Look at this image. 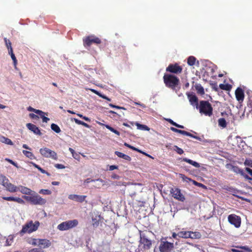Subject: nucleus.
<instances>
[{
  "label": "nucleus",
  "instance_id": "obj_29",
  "mask_svg": "<svg viewBox=\"0 0 252 252\" xmlns=\"http://www.w3.org/2000/svg\"><path fill=\"white\" fill-rule=\"evenodd\" d=\"M8 54L10 55L11 58L13 61V63H14L15 68H16L17 61L16 60V57L15 56V55L14 54V53L13 52V50H11L10 51H9V52H8Z\"/></svg>",
  "mask_w": 252,
  "mask_h": 252
},
{
  "label": "nucleus",
  "instance_id": "obj_57",
  "mask_svg": "<svg viewBox=\"0 0 252 252\" xmlns=\"http://www.w3.org/2000/svg\"><path fill=\"white\" fill-rule=\"evenodd\" d=\"M99 97H100L101 98H103L104 99H105L107 100L108 101H110L111 100V99L109 98H108L106 96H105V95H103V94H101L99 95Z\"/></svg>",
  "mask_w": 252,
  "mask_h": 252
},
{
  "label": "nucleus",
  "instance_id": "obj_22",
  "mask_svg": "<svg viewBox=\"0 0 252 252\" xmlns=\"http://www.w3.org/2000/svg\"><path fill=\"white\" fill-rule=\"evenodd\" d=\"M0 142L7 145H13V143L12 142V141L8 138H6L2 135H0Z\"/></svg>",
  "mask_w": 252,
  "mask_h": 252
},
{
  "label": "nucleus",
  "instance_id": "obj_59",
  "mask_svg": "<svg viewBox=\"0 0 252 252\" xmlns=\"http://www.w3.org/2000/svg\"><path fill=\"white\" fill-rule=\"evenodd\" d=\"M109 106L111 107H113V108H118V109H124L123 107H120V106H116V105H114L112 104H109Z\"/></svg>",
  "mask_w": 252,
  "mask_h": 252
},
{
  "label": "nucleus",
  "instance_id": "obj_63",
  "mask_svg": "<svg viewBox=\"0 0 252 252\" xmlns=\"http://www.w3.org/2000/svg\"><path fill=\"white\" fill-rule=\"evenodd\" d=\"M31 164H32L34 167H35V168L38 169L39 170V169L41 168V167L39 165H37L35 163L31 162Z\"/></svg>",
  "mask_w": 252,
  "mask_h": 252
},
{
  "label": "nucleus",
  "instance_id": "obj_9",
  "mask_svg": "<svg viewBox=\"0 0 252 252\" xmlns=\"http://www.w3.org/2000/svg\"><path fill=\"white\" fill-rule=\"evenodd\" d=\"M173 243L161 241L159 249L160 252H169L173 249Z\"/></svg>",
  "mask_w": 252,
  "mask_h": 252
},
{
  "label": "nucleus",
  "instance_id": "obj_14",
  "mask_svg": "<svg viewBox=\"0 0 252 252\" xmlns=\"http://www.w3.org/2000/svg\"><path fill=\"white\" fill-rule=\"evenodd\" d=\"M166 70L174 73H178L182 72V68L177 64H170L166 68Z\"/></svg>",
  "mask_w": 252,
  "mask_h": 252
},
{
  "label": "nucleus",
  "instance_id": "obj_38",
  "mask_svg": "<svg viewBox=\"0 0 252 252\" xmlns=\"http://www.w3.org/2000/svg\"><path fill=\"white\" fill-rule=\"evenodd\" d=\"M105 126L108 129H109V130H110L111 131H112V132L115 133L116 134H117V135H120V133L119 131H118V130L115 129L114 128H113L112 127L110 126L109 125H105Z\"/></svg>",
  "mask_w": 252,
  "mask_h": 252
},
{
  "label": "nucleus",
  "instance_id": "obj_8",
  "mask_svg": "<svg viewBox=\"0 0 252 252\" xmlns=\"http://www.w3.org/2000/svg\"><path fill=\"white\" fill-rule=\"evenodd\" d=\"M39 152L44 158H51L54 160L58 159L57 153L48 148L43 147L41 148L39 150Z\"/></svg>",
  "mask_w": 252,
  "mask_h": 252
},
{
  "label": "nucleus",
  "instance_id": "obj_31",
  "mask_svg": "<svg viewBox=\"0 0 252 252\" xmlns=\"http://www.w3.org/2000/svg\"><path fill=\"white\" fill-rule=\"evenodd\" d=\"M51 129L56 132V133H60L61 132V129L59 126L55 124H52L51 126Z\"/></svg>",
  "mask_w": 252,
  "mask_h": 252
},
{
  "label": "nucleus",
  "instance_id": "obj_56",
  "mask_svg": "<svg viewBox=\"0 0 252 252\" xmlns=\"http://www.w3.org/2000/svg\"><path fill=\"white\" fill-rule=\"evenodd\" d=\"M90 90L93 93H94L95 94H97V95H98L99 96V95L101 94V93H100L99 92H98V91L94 90V89H90Z\"/></svg>",
  "mask_w": 252,
  "mask_h": 252
},
{
  "label": "nucleus",
  "instance_id": "obj_17",
  "mask_svg": "<svg viewBox=\"0 0 252 252\" xmlns=\"http://www.w3.org/2000/svg\"><path fill=\"white\" fill-rule=\"evenodd\" d=\"M226 167L229 170L233 171L234 172L244 175V172L242 169L239 168L238 166H234L231 164H227Z\"/></svg>",
  "mask_w": 252,
  "mask_h": 252
},
{
  "label": "nucleus",
  "instance_id": "obj_40",
  "mask_svg": "<svg viewBox=\"0 0 252 252\" xmlns=\"http://www.w3.org/2000/svg\"><path fill=\"white\" fill-rule=\"evenodd\" d=\"M39 239L32 238L29 241V243L33 246H37Z\"/></svg>",
  "mask_w": 252,
  "mask_h": 252
},
{
  "label": "nucleus",
  "instance_id": "obj_62",
  "mask_svg": "<svg viewBox=\"0 0 252 252\" xmlns=\"http://www.w3.org/2000/svg\"><path fill=\"white\" fill-rule=\"evenodd\" d=\"M246 170L252 176V169H250V168L246 167Z\"/></svg>",
  "mask_w": 252,
  "mask_h": 252
},
{
  "label": "nucleus",
  "instance_id": "obj_19",
  "mask_svg": "<svg viewBox=\"0 0 252 252\" xmlns=\"http://www.w3.org/2000/svg\"><path fill=\"white\" fill-rule=\"evenodd\" d=\"M235 95L237 100L243 101L244 98V92L242 89L238 88L235 91Z\"/></svg>",
  "mask_w": 252,
  "mask_h": 252
},
{
  "label": "nucleus",
  "instance_id": "obj_34",
  "mask_svg": "<svg viewBox=\"0 0 252 252\" xmlns=\"http://www.w3.org/2000/svg\"><path fill=\"white\" fill-rule=\"evenodd\" d=\"M73 120L75 122V123L77 124L82 125V126H83L86 127H88V128L89 127V126L87 124L85 123V122H84L83 121L79 120L76 118H74Z\"/></svg>",
  "mask_w": 252,
  "mask_h": 252
},
{
  "label": "nucleus",
  "instance_id": "obj_60",
  "mask_svg": "<svg viewBox=\"0 0 252 252\" xmlns=\"http://www.w3.org/2000/svg\"><path fill=\"white\" fill-rule=\"evenodd\" d=\"M39 171L43 174H47V175L49 176L50 174L49 173H48L47 172H46L45 170L43 169L42 168H40L39 169Z\"/></svg>",
  "mask_w": 252,
  "mask_h": 252
},
{
  "label": "nucleus",
  "instance_id": "obj_61",
  "mask_svg": "<svg viewBox=\"0 0 252 252\" xmlns=\"http://www.w3.org/2000/svg\"><path fill=\"white\" fill-rule=\"evenodd\" d=\"M167 121L170 123L171 125L175 126V125L176 124V123L174 122L173 121H172L171 119H167Z\"/></svg>",
  "mask_w": 252,
  "mask_h": 252
},
{
  "label": "nucleus",
  "instance_id": "obj_33",
  "mask_svg": "<svg viewBox=\"0 0 252 252\" xmlns=\"http://www.w3.org/2000/svg\"><path fill=\"white\" fill-rule=\"evenodd\" d=\"M23 154L26 156L27 158H30V159H32L34 158V156L32 153L31 152L23 150Z\"/></svg>",
  "mask_w": 252,
  "mask_h": 252
},
{
  "label": "nucleus",
  "instance_id": "obj_23",
  "mask_svg": "<svg viewBox=\"0 0 252 252\" xmlns=\"http://www.w3.org/2000/svg\"><path fill=\"white\" fill-rule=\"evenodd\" d=\"M182 160H183V161H185V162L193 165V166H194L195 167L199 168L200 166V164L198 162L193 161V160H192L190 159H189L188 158H183Z\"/></svg>",
  "mask_w": 252,
  "mask_h": 252
},
{
  "label": "nucleus",
  "instance_id": "obj_51",
  "mask_svg": "<svg viewBox=\"0 0 252 252\" xmlns=\"http://www.w3.org/2000/svg\"><path fill=\"white\" fill-rule=\"evenodd\" d=\"M55 167L58 169H64L65 166L61 164L57 163L55 164Z\"/></svg>",
  "mask_w": 252,
  "mask_h": 252
},
{
  "label": "nucleus",
  "instance_id": "obj_1",
  "mask_svg": "<svg viewBox=\"0 0 252 252\" xmlns=\"http://www.w3.org/2000/svg\"><path fill=\"white\" fill-rule=\"evenodd\" d=\"M23 198L33 205H42L46 203V200L43 198L34 191L30 196H24Z\"/></svg>",
  "mask_w": 252,
  "mask_h": 252
},
{
  "label": "nucleus",
  "instance_id": "obj_12",
  "mask_svg": "<svg viewBox=\"0 0 252 252\" xmlns=\"http://www.w3.org/2000/svg\"><path fill=\"white\" fill-rule=\"evenodd\" d=\"M93 43L99 44L101 43V40L98 37L93 35L89 36L84 40V43L88 46H90Z\"/></svg>",
  "mask_w": 252,
  "mask_h": 252
},
{
  "label": "nucleus",
  "instance_id": "obj_41",
  "mask_svg": "<svg viewBox=\"0 0 252 252\" xmlns=\"http://www.w3.org/2000/svg\"><path fill=\"white\" fill-rule=\"evenodd\" d=\"M124 145L125 146H126V147H128V148H130V149H132V150H133L134 151H137V152H139L140 153H143L144 154V153L142 152L141 150L138 149L134 147L133 146H132L129 145L128 144H127L126 143H124Z\"/></svg>",
  "mask_w": 252,
  "mask_h": 252
},
{
  "label": "nucleus",
  "instance_id": "obj_53",
  "mask_svg": "<svg viewBox=\"0 0 252 252\" xmlns=\"http://www.w3.org/2000/svg\"><path fill=\"white\" fill-rule=\"evenodd\" d=\"M72 157L76 159L79 160L80 159V156L76 152L72 155Z\"/></svg>",
  "mask_w": 252,
  "mask_h": 252
},
{
  "label": "nucleus",
  "instance_id": "obj_55",
  "mask_svg": "<svg viewBox=\"0 0 252 252\" xmlns=\"http://www.w3.org/2000/svg\"><path fill=\"white\" fill-rule=\"evenodd\" d=\"M30 117L31 118H32V119H38L39 117L37 115L34 114H30Z\"/></svg>",
  "mask_w": 252,
  "mask_h": 252
},
{
  "label": "nucleus",
  "instance_id": "obj_46",
  "mask_svg": "<svg viewBox=\"0 0 252 252\" xmlns=\"http://www.w3.org/2000/svg\"><path fill=\"white\" fill-rule=\"evenodd\" d=\"M192 183L193 185L197 186V187H201L203 189H206V187L205 185H204L203 184H201V183H198L196 181H194V180H193L192 181Z\"/></svg>",
  "mask_w": 252,
  "mask_h": 252
},
{
  "label": "nucleus",
  "instance_id": "obj_58",
  "mask_svg": "<svg viewBox=\"0 0 252 252\" xmlns=\"http://www.w3.org/2000/svg\"><path fill=\"white\" fill-rule=\"evenodd\" d=\"M117 168H118V166H116V165H110L109 166V170L110 171H112V170L117 169Z\"/></svg>",
  "mask_w": 252,
  "mask_h": 252
},
{
  "label": "nucleus",
  "instance_id": "obj_47",
  "mask_svg": "<svg viewBox=\"0 0 252 252\" xmlns=\"http://www.w3.org/2000/svg\"><path fill=\"white\" fill-rule=\"evenodd\" d=\"M28 252H44L43 250H41V248H33L30 250Z\"/></svg>",
  "mask_w": 252,
  "mask_h": 252
},
{
  "label": "nucleus",
  "instance_id": "obj_43",
  "mask_svg": "<svg viewBox=\"0 0 252 252\" xmlns=\"http://www.w3.org/2000/svg\"><path fill=\"white\" fill-rule=\"evenodd\" d=\"M39 193L43 194L50 195L52 192L49 189H41L39 190Z\"/></svg>",
  "mask_w": 252,
  "mask_h": 252
},
{
  "label": "nucleus",
  "instance_id": "obj_10",
  "mask_svg": "<svg viewBox=\"0 0 252 252\" xmlns=\"http://www.w3.org/2000/svg\"><path fill=\"white\" fill-rule=\"evenodd\" d=\"M228 221L234 225L236 227L238 228L241 225V218L234 214H231L228 217Z\"/></svg>",
  "mask_w": 252,
  "mask_h": 252
},
{
  "label": "nucleus",
  "instance_id": "obj_16",
  "mask_svg": "<svg viewBox=\"0 0 252 252\" xmlns=\"http://www.w3.org/2000/svg\"><path fill=\"white\" fill-rule=\"evenodd\" d=\"M17 191H20L22 193L26 195H29L30 196L32 194L34 191H32L30 189L24 187L22 186H19L17 187Z\"/></svg>",
  "mask_w": 252,
  "mask_h": 252
},
{
  "label": "nucleus",
  "instance_id": "obj_27",
  "mask_svg": "<svg viewBox=\"0 0 252 252\" xmlns=\"http://www.w3.org/2000/svg\"><path fill=\"white\" fill-rule=\"evenodd\" d=\"M136 126H137V129L142 130H149L150 128L146 125H141L138 123H135Z\"/></svg>",
  "mask_w": 252,
  "mask_h": 252
},
{
  "label": "nucleus",
  "instance_id": "obj_37",
  "mask_svg": "<svg viewBox=\"0 0 252 252\" xmlns=\"http://www.w3.org/2000/svg\"><path fill=\"white\" fill-rule=\"evenodd\" d=\"M100 216H96L95 218L92 217V222L94 226H97L98 225Z\"/></svg>",
  "mask_w": 252,
  "mask_h": 252
},
{
  "label": "nucleus",
  "instance_id": "obj_13",
  "mask_svg": "<svg viewBox=\"0 0 252 252\" xmlns=\"http://www.w3.org/2000/svg\"><path fill=\"white\" fill-rule=\"evenodd\" d=\"M38 241V248H41V250H43L44 249L48 248L51 245V242L48 239H39Z\"/></svg>",
  "mask_w": 252,
  "mask_h": 252
},
{
  "label": "nucleus",
  "instance_id": "obj_42",
  "mask_svg": "<svg viewBox=\"0 0 252 252\" xmlns=\"http://www.w3.org/2000/svg\"><path fill=\"white\" fill-rule=\"evenodd\" d=\"M13 240L12 236H9L6 241V245L7 246H11Z\"/></svg>",
  "mask_w": 252,
  "mask_h": 252
},
{
  "label": "nucleus",
  "instance_id": "obj_6",
  "mask_svg": "<svg viewBox=\"0 0 252 252\" xmlns=\"http://www.w3.org/2000/svg\"><path fill=\"white\" fill-rule=\"evenodd\" d=\"M152 241L144 233L140 234L139 248L141 250H147L151 248Z\"/></svg>",
  "mask_w": 252,
  "mask_h": 252
},
{
  "label": "nucleus",
  "instance_id": "obj_18",
  "mask_svg": "<svg viewBox=\"0 0 252 252\" xmlns=\"http://www.w3.org/2000/svg\"><path fill=\"white\" fill-rule=\"evenodd\" d=\"M28 128L32 131L34 134L40 135L41 134L39 128L34 125L28 123L26 125Z\"/></svg>",
  "mask_w": 252,
  "mask_h": 252
},
{
  "label": "nucleus",
  "instance_id": "obj_45",
  "mask_svg": "<svg viewBox=\"0 0 252 252\" xmlns=\"http://www.w3.org/2000/svg\"><path fill=\"white\" fill-rule=\"evenodd\" d=\"M237 248H240L248 252H252V250L248 246H236Z\"/></svg>",
  "mask_w": 252,
  "mask_h": 252
},
{
  "label": "nucleus",
  "instance_id": "obj_21",
  "mask_svg": "<svg viewBox=\"0 0 252 252\" xmlns=\"http://www.w3.org/2000/svg\"><path fill=\"white\" fill-rule=\"evenodd\" d=\"M37 114H38L42 119L43 122L47 123L49 121V119L45 116V115H47V114L39 110L36 111Z\"/></svg>",
  "mask_w": 252,
  "mask_h": 252
},
{
  "label": "nucleus",
  "instance_id": "obj_48",
  "mask_svg": "<svg viewBox=\"0 0 252 252\" xmlns=\"http://www.w3.org/2000/svg\"><path fill=\"white\" fill-rule=\"evenodd\" d=\"M244 164L246 166L252 167V160L251 159H246L244 162Z\"/></svg>",
  "mask_w": 252,
  "mask_h": 252
},
{
  "label": "nucleus",
  "instance_id": "obj_20",
  "mask_svg": "<svg viewBox=\"0 0 252 252\" xmlns=\"http://www.w3.org/2000/svg\"><path fill=\"white\" fill-rule=\"evenodd\" d=\"M98 182L100 183V184H98L96 185V186L98 187H99L101 185H104V181L101 179H98L97 180H93L91 179L90 178H87L86 180H85L84 183L86 184L90 183L91 182Z\"/></svg>",
  "mask_w": 252,
  "mask_h": 252
},
{
  "label": "nucleus",
  "instance_id": "obj_50",
  "mask_svg": "<svg viewBox=\"0 0 252 252\" xmlns=\"http://www.w3.org/2000/svg\"><path fill=\"white\" fill-rule=\"evenodd\" d=\"M15 197H2V199L7 200V201H15Z\"/></svg>",
  "mask_w": 252,
  "mask_h": 252
},
{
  "label": "nucleus",
  "instance_id": "obj_52",
  "mask_svg": "<svg viewBox=\"0 0 252 252\" xmlns=\"http://www.w3.org/2000/svg\"><path fill=\"white\" fill-rule=\"evenodd\" d=\"M28 109V110L29 111L33 112H34V113H36V114H37V112H36V111H38V110H37V109H34V108H32V107H31V106H29V107L28 108V109Z\"/></svg>",
  "mask_w": 252,
  "mask_h": 252
},
{
  "label": "nucleus",
  "instance_id": "obj_54",
  "mask_svg": "<svg viewBox=\"0 0 252 252\" xmlns=\"http://www.w3.org/2000/svg\"><path fill=\"white\" fill-rule=\"evenodd\" d=\"M182 134L184 135L188 136L189 137L192 136V134H191L190 133H189V132L185 131V130L183 131Z\"/></svg>",
  "mask_w": 252,
  "mask_h": 252
},
{
  "label": "nucleus",
  "instance_id": "obj_32",
  "mask_svg": "<svg viewBox=\"0 0 252 252\" xmlns=\"http://www.w3.org/2000/svg\"><path fill=\"white\" fill-rule=\"evenodd\" d=\"M5 41V45L8 49V52L11 50H13L11 46V43L9 40L7 39L6 38H4V39Z\"/></svg>",
  "mask_w": 252,
  "mask_h": 252
},
{
  "label": "nucleus",
  "instance_id": "obj_28",
  "mask_svg": "<svg viewBox=\"0 0 252 252\" xmlns=\"http://www.w3.org/2000/svg\"><path fill=\"white\" fill-rule=\"evenodd\" d=\"M200 234L199 232H193L191 231H189V238L191 239H198L200 237Z\"/></svg>",
  "mask_w": 252,
  "mask_h": 252
},
{
  "label": "nucleus",
  "instance_id": "obj_30",
  "mask_svg": "<svg viewBox=\"0 0 252 252\" xmlns=\"http://www.w3.org/2000/svg\"><path fill=\"white\" fill-rule=\"evenodd\" d=\"M195 89L197 93L200 94H204V88L200 85H196Z\"/></svg>",
  "mask_w": 252,
  "mask_h": 252
},
{
  "label": "nucleus",
  "instance_id": "obj_7",
  "mask_svg": "<svg viewBox=\"0 0 252 252\" xmlns=\"http://www.w3.org/2000/svg\"><path fill=\"white\" fill-rule=\"evenodd\" d=\"M213 108L210 103L207 101L200 102L199 112L205 115L210 116L212 114Z\"/></svg>",
  "mask_w": 252,
  "mask_h": 252
},
{
  "label": "nucleus",
  "instance_id": "obj_2",
  "mask_svg": "<svg viewBox=\"0 0 252 252\" xmlns=\"http://www.w3.org/2000/svg\"><path fill=\"white\" fill-rule=\"evenodd\" d=\"M163 80L165 85L173 90L175 89L179 83V79L177 77L170 74L164 75Z\"/></svg>",
  "mask_w": 252,
  "mask_h": 252
},
{
  "label": "nucleus",
  "instance_id": "obj_64",
  "mask_svg": "<svg viewBox=\"0 0 252 252\" xmlns=\"http://www.w3.org/2000/svg\"><path fill=\"white\" fill-rule=\"evenodd\" d=\"M111 177H112L113 179H119V178H120V177H119L118 175H116V174H113V175H112Z\"/></svg>",
  "mask_w": 252,
  "mask_h": 252
},
{
  "label": "nucleus",
  "instance_id": "obj_24",
  "mask_svg": "<svg viewBox=\"0 0 252 252\" xmlns=\"http://www.w3.org/2000/svg\"><path fill=\"white\" fill-rule=\"evenodd\" d=\"M115 154L119 158H122L126 160H127V161H130L131 160V158L126 155H125L121 152H118V151H116L115 152Z\"/></svg>",
  "mask_w": 252,
  "mask_h": 252
},
{
  "label": "nucleus",
  "instance_id": "obj_36",
  "mask_svg": "<svg viewBox=\"0 0 252 252\" xmlns=\"http://www.w3.org/2000/svg\"><path fill=\"white\" fill-rule=\"evenodd\" d=\"M179 177L180 178H181L183 181L184 182H192V180L190 178H189L187 177H186L185 175L183 174H179Z\"/></svg>",
  "mask_w": 252,
  "mask_h": 252
},
{
  "label": "nucleus",
  "instance_id": "obj_26",
  "mask_svg": "<svg viewBox=\"0 0 252 252\" xmlns=\"http://www.w3.org/2000/svg\"><path fill=\"white\" fill-rule=\"evenodd\" d=\"M178 236L180 238H188L189 236V231H180L178 233Z\"/></svg>",
  "mask_w": 252,
  "mask_h": 252
},
{
  "label": "nucleus",
  "instance_id": "obj_11",
  "mask_svg": "<svg viewBox=\"0 0 252 252\" xmlns=\"http://www.w3.org/2000/svg\"><path fill=\"white\" fill-rule=\"evenodd\" d=\"M170 193L172 194V196L181 201H184L185 198L181 192V190L178 188H172L170 190Z\"/></svg>",
  "mask_w": 252,
  "mask_h": 252
},
{
  "label": "nucleus",
  "instance_id": "obj_39",
  "mask_svg": "<svg viewBox=\"0 0 252 252\" xmlns=\"http://www.w3.org/2000/svg\"><path fill=\"white\" fill-rule=\"evenodd\" d=\"M195 58L193 56H190L188 60V63L189 65L191 66L194 64L195 62Z\"/></svg>",
  "mask_w": 252,
  "mask_h": 252
},
{
  "label": "nucleus",
  "instance_id": "obj_3",
  "mask_svg": "<svg viewBox=\"0 0 252 252\" xmlns=\"http://www.w3.org/2000/svg\"><path fill=\"white\" fill-rule=\"evenodd\" d=\"M0 184L4 187L10 192L17 191V187L10 183L8 178L3 175H0Z\"/></svg>",
  "mask_w": 252,
  "mask_h": 252
},
{
  "label": "nucleus",
  "instance_id": "obj_4",
  "mask_svg": "<svg viewBox=\"0 0 252 252\" xmlns=\"http://www.w3.org/2000/svg\"><path fill=\"white\" fill-rule=\"evenodd\" d=\"M78 224L77 220H69L63 221L59 224L57 228L60 231H65L76 227Z\"/></svg>",
  "mask_w": 252,
  "mask_h": 252
},
{
  "label": "nucleus",
  "instance_id": "obj_49",
  "mask_svg": "<svg viewBox=\"0 0 252 252\" xmlns=\"http://www.w3.org/2000/svg\"><path fill=\"white\" fill-rule=\"evenodd\" d=\"M14 201L21 204L25 203V201L20 197H15Z\"/></svg>",
  "mask_w": 252,
  "mask_h": 252
},
{
  "label": "nucleus",
  "instance_id": "obj_5",
  "mask_svg": "<svg viewBox=\"0 0 252 252\" xmlns=\"http://www.w3.org/2000/svg\"><path fill=\"white\" fill-rule=\"evenodd\" d=\"M39 222L38 221H35L33 223L32 221H31L23 226L22 229L20 231V233H31L36 231L39 227Z\"/></svg>",
  "mask_w": 252,
  "mask_h": 252
},
{
  "label": "nucleus",
  "instance_id": "obj_15",
  "mask_svg": "<svg viewBox=\"0 0 252 252\" xmlns=\"http://www.w3.org/2000/svg\"><path fill=\"white\" fill-rule=\"evenodd\" d=\"M68 197L70 200L82 203L85 201L87 196L77 194H70L68 195Z\"/></svg>",
  "mask_w": 252,
  "mask_h": 252
},
{
  "label": "nucleus",
  "instance_id": "obj_25",
  "mask_svg": "<svg viewBox=\"0 0 252 252\" xmlns=\"http://www.w3.org/2000/svg\"><path fill=\"white\" fill-rule=\"evenodd\" d=\"M188 97L189 98V102L191 105H196L197 106V98L193 94H189Z\"/></svg>",
  "mask_w": 252,
  "mask_h": 252
},
{
  "label": "nucleus",
  "instance_id": "obj_44",
  "mask_svg": "<svg viewBox=\"0 0 252 252\" xmlns=\"http://www.w3.org/2000/svg\"><path fill=\"white\" fill-rule=\"evenodd\" d=\"M173 150L179 155H182L184 153V151L183 149L178 147L177 146H174Z\"/></svg>",
  "mask_w": 252,
  "mask_h": 252
},
{
  "label": "nucleus",
  "instance_id": "obj_35",
  "mask_svg": "<svg viewBox=\"0 0 252 252\" xmlns=\"http://www.w3.org/2000/svg\"><path fill=\"white\" fill-rule=\"evenodd\" d=\"M219 125L222 127H225L226 126V121L224 118H220L218 120Z\"/></svg>",
  "mask_w": 252,
  "mask_h": 252
}]
</instances>
